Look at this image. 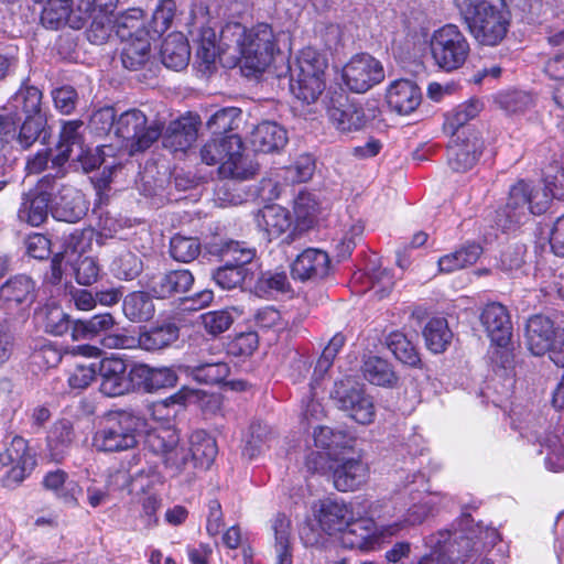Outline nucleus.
Wrapping results in <instances>:
<instances>
[{"label":"nucleus","instance_id":"nucleus-1","mask_svg":"<svg viewBox=\"0 0 564 564\" xmlns=\"http://www.w3.org/2000/svg\"><path fill=\"white\" fill-rule=\"evenodd\" d=\"M552 198H564V171L545 174L544 186L519 181L511 186L507 203L497 210V226L503 230L514 229L527 223L531 215H541L549 208Z\"/></svg>","mask_w":564,"mask_h":564},{"label":"nucleus","instance_id":"nucleus-2","mask_svg":"<svg viewBox=\"0 0 564 564\" xmlns=\"http://www.w3.org/2000/svg\"><path fill=\"white\" fill-rule=\"evenodd\" d=\"M221 42L239 54L241 67L249 70L247 75L264 72L278 52L275 34L267 23L250 29L238 22L227 23L221 29Z\"/></svg>","mask_w":564,"mask_h":564},{"label":"nucleus","instance_id":"nucleus-3","mask_svg":"<svg viewBox=\"0 0 564 564\" xmlns=\"http://www.w3.org/2000/svg\"><path fill=\"white\" fill-rule=\"evenodd\" d=\"M456 6L479 44L496 46L503 41L511 23L506 0H456Z\"/></svg>","mask_w":564,"mask_h":564},{"label":"nucleus","instance_id":"nucleus-4","mask_svg":"<svg viewBox=\"0 0 564 564\" xmlns=\"http://www.w3.org/2000/svg\"><path fill=\"white\" fill-rule=\"evenodd\" d=\"M144 427H148L147 420L134 412H112L95 433L93 444L100 452L128 451L137 446Z\"/></svg>","mask_w":564,"mask_h":564},{"label":"nucleus","instance_id":"nucleus-5","mask_svg":"<svg viewBox=\"0 0 564 564\" xmlns=\"http://www.w3.org/2000/svg\"><path fill=\"white\" fill-rule=\"evenodd\" d=\"M326 58L312 47L301 51L294 67L290 68V89L300 100L311 104L325 89Z\"/></svg>","mask_w":564,"mask_h":564},{"label":"nucleus","instance_id":"nucleus-6","mask_svg":"<svg viewBox=\"0 0 564 564\" xmlns=\"http://www.w3.org/2000/svg\"><path fill=\"white\" fill-rule=\"evenodd\" d=\"M429 48L434 65L445 72L460 68L470 53V45L465 34L455 24L448 23L430 36Z\"/></svg>","mask_w":564,"mask_h":564},{"label":"nucleus","instance_id":"nucleus-7","mask_svg":"<svg viewBox=\"0 0 564 564\" xmlns=\"http://www.w3.org/2000/svg\"><path fill=\"white\" fill-rule=\"evenodd\" d=\"M159 121H148L139 109L123 111L116 121V135L124 142L129 155L148 150L162 134Z\"/></svg>","mask_w":564,"mask_h":564},{"label":"nucleus","instance_id":"nucleus-8","mask_svg":"<svg viewBox=\"0 0 564 564\" xmlns=\"http://www.w3.org/2000/svg\"><path fill=\"white\" fill-rule=\"evenodd\" d=\"M330 397L337 408L346 412L359 424H370L376 416L372 398L365 392L364 386L351 377L338 380Z\"/></svg>","mask_w":564,"mask_h":564},{"label":"nucleus","instance_id":"nucleus-9","mask_svg":"<svg viewBox=\"0 0 564 564\" xmlns=\"http://www.w3.org/2000/svg\"><path fill=\"white\" fill-rule=\"evenodd\" d=\"M57 187V180L51 175L43 176L34 188L22 196L18 209L20 221L33 227L41 226L47 218L52 207L53 191Z\"/></svg>","mask_w":564,"mask_h":564},{"label":"nucleus","instance_id":"nucleus-10","mask_svg":"<svg viewBox=\"0 0 564 564\" xmlns=\"http://www.w3.org/2000/svg\"><path fill=\"white\" fill-rule=\"evenodd\" d=\"M384 68L380 61L369 54H358L343 68V80L354 93L362 94L384 79Z\"/></svg>","mask_w":564,"mask_h":564},{"label":"nucleus","instance_id":"nucleus-11","mask_svg":"<svg viewBox=\"0 0 564 564\" xmlns=\"http://www.w3.org/2000/svg\"><path fill=\"white\" fill-rule=\"evenodd\" d=\"M90 9V0H79L75 10L68 0H48L42 10L41 22L48 29H58L63 24L80 29L88 21Z\"/></svg>","mask_w":564,"mask_h":564},{"label":"nucleus","instance_id":"nucleus-12","mask_svg":"<svg viewBox=\"0 0 564 564\" xmlns=\"http://www.w3.org/2000/svg\"><path fill=\"white\" fill-rule=\"evenodd\" d=\"M127 368L126 360L120 357L111 355L102 358L97 369L100 376V392L107 397H119L135 388L132 368L129 372Z\"/></svg>","mask_w":564,"mask_h":564},{"label":"nucleus","instance_id":"nucleus-13","mask_svg":"<svg viewBox=\"0 0 564 564\" xmlns=\"http://www.w3.org/2000/svg\"><path fill=\"white\" fill-rule=\"evenodd\" d=\"M326 109L330 123L341 133L359 131L367 122L364 109L350 101L344 93L332 96Z\"/></svg>","mask_w":564,"mask_h":564},{"label":"nucleus","instance_id":"nucleus-14","mask_svg":"<svg viewBox=\"0 0 564 564\" xmlns=\"http://www.w3.org/2000/svg\"><path fill=\"white\" fill-rule=\"evenodd\" d=\"M36 297V283L26 274H17L0 286V307L8 313L29 308Z\"/></svg>","mask_w":564,"mask_h":564},{"label":"nucleus","instance_id":"nucleus-15","mask_svg":"<svg viewBox=\"0 0 564 564\" xmlns=\"http://www.w3.org/2000/svg\"><path fill=\"white\" fill-rule=\"evenodd\" d=\"M482 149L478 134L462 129V134L453 135L447 148V162L453 171L466 172L477 162Z\"/></svg>","mask_w":564,"mask_h":564},{"label":"nucleus","instance_id":"nucleus-16","mask_svg":"<svg viewBox=\"0 0 564 564\" xmlns=\"http://www.w3.org/2000/svg\"><path fill=\"white\" fill-rule=\"evenodd\" d=\"M52 212L55 218L66 223H76L83 218L88 207L84 195L73 186L64 185L57 181L53 191Z\"/></svg>","mask_w":564,"mask_h":564},{"label":"nucleus","instance_id":"nucleus-17","mask_svg":"<svg viewBox=\"0 0 564 564\" xmlns=\"http://www.w3.org/2000/svg\"><path fill=\"white\" fill-rule=\"evenodd\" d=\"M480 322L491 343L507 349L512 337V322L507 307L497 302L487 304L480 314Z\"/></svg>","mask_w":564,"mask_h":564},{"label":"nucleus","instance_id":"nucleus-18","mask_svg":"<svg viewBox=\"0 0 564 564\" xmlns=\"http://www.w3.org/2000/svg\"><path fill=\"white\" fill-rule=\"evenodd\" d=\"M386 529L387 527L378 528L372 518H362L357 514L344 529L341 543L349 549L370 550L381 538L390 536Z\"/></svg>","mask_w":564,"mask_h":564},{"label":"nucleus","instance_id":"nucleus-19","mask_svg":"<svg viewBox=\"0 0 564 564\" xmlns=\"http://www.w3.org/2000/svg\"><path fill=\"white\" fill-rule=\"evenodd\" d=\"M43 93L31 85L29 80L23 82L18 90L8 99L2 110L10 117L17 118V126L21 122V116L45 115L43 111Z\"/></svg>","mask_w":564,"mask_h":564},{"label":"nucleus","instance_id":"nucleus-20","mask_svg":"<svg viewBox=\"0 0 564 564\" xmlns=\"http://www.w3.org/2000/svg\"><path fill=\"white\" fill-rule=\"evenodd\" d=\"M330 269V260L322 249L307 248L292 262L291 274L300 281H317L324 279Z\"/></svg>","mask_w":564,"mask_h":564},{"label":"nucleus","instance_id":"nucleus-21","mask_svg":"<svg viewBox=\"0 0 564 564\" xmlns=\"http://www.w3.org/2000/svg\"><path fill=\"white\" fill-rule=\"evenodd\" d=\"M334 486L339 491H352L365 485L369 467L359 458H340L330 466Z\"/></svg>","mask_w":564,"mask_h":564},{"label":"nucleus","instance_id":"nucleus-22","mask_svg":"<svg viewBox=\"0 0 564 564\" xmlns=\"http://www.w3.org/2000/svg\"><path fill=\"white\" fill-rule=\"evenodd\" d=\"M355 514L352 508L336 499H325L321 502L318 522L328 534L340 532L351 523Z\"/></svg>","mask_w":564,"mask_h":564},{"label":"nucleus","instance_id":"nucleus-23","mask_svg":"<svg viewBox=\"0 0 564 564\" xmlns=\"http://www.w3.org/2000/svg\"><path fill=\"white\" fill-rule=\"evenodd\" d=\"M422 95L419 86L409 79L393 82L387 90L389 107L399 115H409L421 104Z\"/></svg>","mask_w":564,"mask_h":564},{"label":"nucleus","instance_id":"nucleus-24","mask_svg":"<svg viewBox=\"0 0 564 564\" xmlns=\"http://www.w3.org/2000/svg\"><path fill=\"white\" fill-rule=\"evenodd\" d=\"M163 137V145L173 152H185L197 139V122L194 118L184 117L172 121Z\"/></svg>","mask_w":564,"mask_h":564},{"label":"nucleus","instance_id":"nucleus-25","mask_svg":"<svg viewBox=\"0 0 564 564\" xmlns=\"http://www.w3.org/2000/svg\"><path fill=\"white\" fill-rule=\"evenodd\" d=\"M556 334L553 322L544 315H534L527 322L525 337L528 347L533 355H544Z\"/></svg>","mask_w":564,"mask_h":564},{"label":"nucleus","instance_id":"nucleus-26","mask_svg":"<svg viewBox=\"0 0 564 564\" xmlns=\"http://www.w3.org/2000/svg\"><path fill=\"white\" fill-rule=\"evenodd\" d=\"M193 283L194 276L191 271L185 269L172 270L153 279L149 290L154 297L166 299L187 292Z\"/></svg>","mask_w":564,"mask_h":564},{"label":"nucleus","instance_id":"nucleus-27","mask_svg":"<svg viewBox=\"0 0 564 564\" xmlns=\"http://www.w3.org/2000/svg\"><path fill=\"white\" fill-rule=\"evenodd\" d=\"M42 485L64 505L69 507L78 506V497L83 491L82 487L76 480L69 478L68 474L63 469L48 471L44 476Z\"/></svg>","mask_w":564,"mask_h":564},{"label":"nucleus","instance_id":"nucleus-28","mask_svg":"<svg viewBox=\"0 0 564 564\" xmlns=\"http://www.w3.org/2000/svg\"><path fill=\"white\" fill-rule=\"evenodd\" d=\"M132 378L137 387L148 392L173 387L177 381L175 371L171 368H151L147 365H134Z\"/></svg>","mask_w":564,"mask_h":564},{"label":"nucleus","instance_id":"nucleus-29","mask_svg":"<svg viewBox=\"0 0 564 564\" xmlns=\"http://www.w3.org/2000/svg\"><path fill=\"white\" fill-rule=\"evenodd\" d=\"M242 151V141L236 134L216 137L204 144L200 150L202 161L207 165L223 164Z\"/></svg>","mask_w":564,"mask_h":564},{"label":"nucleus","instance_id":"nucleus-30","mask_svg":"<svg viewBox=\"0 0 564 564\" xmlns=\"http://www.w3.org/2000/svg\"><path fill=\"white\" fill-rule=\"evenodd\" d=\"M74 438L75 433L72 422L65 419L56 421L46 437L50 458L55 463L63 462L70 451Z\"/></svg>","mask_w":564,"mask_h":564},{"label":"nucleus","instance_id":"nucleus-31","mask_svg":"<svg viewBox=\"0 0 564 564\" xmlns=\"http://www.w3.org/2000/svg\"><path fill=\"white\" fill-rule=\"evenodd\" d=\"M250 142L254 151L271 153L282 149L288 142L284 128L272 121L259 123L251 133Z\"/></svg>","mask_w":564,"mask_h":564},{"label":"nucleus","instance_id":"nucleus-32","mask_svg":"<svg viewBox=\"0 0 564 564\" xmlns=\"http://www.w3.org/2000/svg\"><path fill=\"white\" fill-rule=\"evenodd\" d=\"M160 55L165 67L174 70L185 68L191 57L187 40L182 33L169 34L162 42Z\"/></svg>","mask_w":564,"mask_h":564},{"label":"nucleus","instance_id":"nucleus-33","mask_svg":"<svg viewBox=\"0 0 564 564\" xmlns=\"http://www.w3.org/2000/svg\"><path fill=\"white\" fill-rule=\"evenodd\" d=\"M116 325V319L110 313H100L87 319H78L72 325V339L76 341L94 339L112 332Z\"/></svg>","mask_w":564,"mask_h":564},{"label":"nucleus","instance_id":"nucleus-34","mask_svg":"<svg viewBox=\"0 0 564 564\" xmlns=\"http://www.w3.org/2000/svg\"><path fill=\"white\" fill-rule=\"evenodd\" d=\"M441 502V497L436 494L425 495L417 503L411 506L403 520L387 525V534L394 535L405 525H416L423 523L427 518L434 516L436 507Z\"/></svg>","mask_w":564,"mask_h":564},{"label":"nucleus","instance_id":"nucleus-35","mask_svg":"<svg viewBox=\"0 0 564 564\" xmlns=\"http://www.w3.org/2000/svg\"><path fill=\"white\" fill-rule=\"evenodd\" d=\"M111 272L121 280H133L143 269L141 259L124 243H112Z\"/></svg>","mask_w":564,"mask_h":564},{"label":"nucleus","instance_id":"nucleus-36","mask_svg":"<svg viewBox=\"0 0 564 564\" xmlns=\"http://www.w3.org/2000/svg\"><path fill=\"white\" fill-rule=\"evenodd\" d=\"M258 226L267 234L268 240L282 236L292 225L288 209L279 205L265 206L257 217Z\"/></svg>","mask_w":564,"mask_h":564},{"label":"nucleus","instance_id":"nucleus-37","mask_svg":"<svg viewBox=\"0 0 564 564\" xmlns=\"http://www.w3.org/2000/svg\"><path fill=\"white\" fill-rule=\"evenodd\" d=\"M80 120L65 121L62 127L59 142L57 144V154L52 160L53 165L62 166L73 154L84 145L80 129L83 127Z\"/></svg>","mask_w":564,"mask_h":564},{"label":"nucleus","instance_id":"nucleus-38","mask_svg":"<svg viewBox=\"0 0 564 564\" xmlns=\"http://www.w3.org/2000/svg\"><path fill=\"white\" fill-rule=\"evenodd\" d=\"M113 147L110 144H104L95 149L85 148L83 145L78 148L69 160L78 161L86 172L104 165V171H109L111 174L112 170L118 167L115 160L109 161V158L113 156Z\"/></svg>","mask_w":564,"mask_h":564},{"label":"nucleus","instance_id":"nucleus-39","mask_svg":"<svg viewBox=\"0 0 564 564\" xmlns=\"http://www.w3.org/2000/svg\"><path fill=\"white\" fill-rule=\"evenodd\" d=\"M121 61L126 68L135 70L143 66L150 57V41L147 31L129 40H122Z\"/></svg>","mask_w":564,"mask_h":564},{"label":"nucleus","instance_id":"nucleus-40","mask_svg":"<svg viewBox=\"0 0 564 564\" xmlns=\"http://www.w3.org/2000/svg\"><path fill=\"white\" fill-rule=\"evenodd\" d=\"M83 234L76 231L69 235L64 251L54 254L51 261L50 271L45 274V281L52 285L59 284L65 275L66 269L73 265L76 256V245L79 243Z\"/></svg>","mask_w":564,"mask_h":564},{"label":"nucleus","instance_id":"nucleus-41","mask_svg":"<svg viewBox=\"0 0 564 564\" xmlns=\"http://www.w3.org/2000/svg\"><path fill=\"white\" fill-rule=\"evenodd\" d=\"M481 252L482 249L477 243L464 245L454 252L445 254L438 259V271L451 273L456 270L464 269L467 265H471L478 260Z\"/></svg>","mask_w":564,"mask_h":564},{"label":"nucleus","instance_id":"nucleus-42","mask_svg":"<svg viewBox=\"0 0 564 564\" xmlns=\"http://www.w3.org/2000/svg\"><path fill=\"white\" fill-rule=\"evenodd\" d=\"M216 32L212 28H202L199 31V35L197 37V50L196 56L200 62V65H204L205 70H209L210 67L215 64L216 58L231 47H227L220 41V44L216 43Z\"/></svg>","mask_w":564,"mask_h":564},{"label":"nucleus","instance_id":"nucleus-43","mask_svg":"<svg viewBox=\"0 0 564 564\" xmlns=\"http://www.w3.org/2000/svg\"><path fill=\"white\" fill-rule=\"evenodd\" d=\"M178 338V327L167 323L160 326L151 327L140 334L138 344L148 351H155L170 346Z\"/></svg>","mask_w":564,"mask_h":564},{"label":"nucleus","instance_id":"nucleus-44","mask_svg":"<svg viewBox=\"0 0 564 564\" xmlns=\"http://www.w3.org/2000/svg\"><path fill=\"white\" fill-rule=\"evenodd\" d=\"M188 448L194 467L208 468L217 455L216 441L203 431L192 434Z\"/></svg>","mask_w":564,"mask_h":564},{"label":"nucleus","instance_id":"nucleus-45","mask_svg":"<svg viewBox=\"0 0 564 564\" xmlns=\"http://www.w3.org/2000/svg\"><path fill=\"white\" fill-rule=\"evenodd\" d=\"M275 564H292L291 553V520L284 514H278L273 522Z\"/></svg>","mask_w":564,"mask_h":564},{"label":"nucleus","instance_id":"nucleus-46","mask_svg":"<svg viewBox=\"0 0 564 564\" xmlns=\"http://www.w3.org/2000/svg\"><path fill=\"white\" fill-rule=\"evenodd\" d=\"M143 433L145 434V447L161 458L180 441L177 432L170 426H159L150 430L144 427Z\"/></svg>","mask_w":564,"mask_h":564},{"label":"nucleus","instance_id":"nucleus-47","mask_svg":"<svg viewBox=\"0 0 564 564\" xmlns=\"http://www.w3.org/2000/svg\"><path fill=\"white\" fill-rule=\"evenodd\" d=\"M426 347L434 354L443 352L451 343L453 334L443 317L431 318L423 329Z\"/></svg>","mask_w":564,"mask_h":564},{"label":"nucleus","instance_id":"nucleus-48","mask_svg":"<svg viewBox=\"0 0 564 564\" xmlns=\"http://www.w3.org/2000/svg\"><path fill=\"white\" fill-rule=\"evenodd\" d=\"M154 304L149 294L133 292L123 301V313L131 322H145L154 315Z\"/></svg>","mask_w":564,"mask_h":564},{"label":"nucleus","instance_id":"nucleus-49","mask_svg":"<svg viewBox=\"0 0 564 564\" xmlns=\"http://www.w3.org/2000/svg\"><path fill=\"white\" fill-rule=\"evenodd\" d=\"M113 30L116 35L122 40H129L145 31L143 28V11L140 8H130L116 15Z\"/></svg>","mask_w":564,"mask_h":564},{"label":"nucleus","instance_id":"nucleus-50","mask_svg":"<svg viewBox=\"0 0 564 564\" xmlns=\"http://www.w3.org/2000/svg\"><path fill=\"white\" fill-rule=\"evenodd\" d=\"M482 109V104L478 99H470L458 105L446 116L444 128L452 135L462 134V128L471 119L476 118Z\"/></svg>","mask_w":564,"mask_h":564},{"label":"nucleus","instance_id":"nucleus-51","mask_svg":"<svg viewBox=\"0 0 564 564\" xmlns=\"http://www.w3.org/2000/svg\"><path fill=\"white\" fill-rule=\"evenodd\" d=\"M219 175L224 178L247 181L258 172V164L252 160L243 158L242 151L235 158L227 159L218 169Z\"/></svg>","mask_w":564,"mask_h":564},{"label":"nucleus","instance_id":"nucleus-52","mask_svg":"<svg viewBox=\"0 0 564 564\" xmlns=\"http://www.w3.org/2000/svg\"><path fill=\"white\" fill-rule=\"evenodd\" d=\"M362 373L370 383L376 386L386 387L397 382V376L389 362L377 356L365 360Z\"/></svg>","mask_w":564,"mask_h":564},{"label":"nucleus","instance_id":"nucleus-53","mask_svg":"<svg viewBox=\"0 0 564 564\" xmlns=\"http://www.w3.org/2000/svg\"><path fill=\"white\" fill-rule=\"evenodd\" d=\"M387 346L401 362L411 367L420 365L421 359L414 345L400 332H393L387 337Z\"/></svg>","mask_w":564,"mask_h":564},{"label":"nucleus","instance_id":"nucleus-54","mask_svg":"<svg viewBox=\"0 0 564 564\" xmlns=\"http://www.w3.org/2000/svg\"><path fill=\"white\" fill-rule=\"evenodd\" d=\"M496 102L506 112L519 115L533 108L535 105V98L530 93L512 90L498 94Z\"/></svg>","mask_w":564,"mask_h":564},{"label":"nucleus","instance_id":"nucleus-55","mask_svg":"<svg viewBox=\"0 0 564 564\" xmlns=\"http://www.w3.org/2000/svg\"><path fill=\"white\" fill-rule=\"evenodd\" d=\"M189 369L194 380L205 384L223 383L230 371L226 362H206L193 366Z\"/></svg>","mask_w":564,"mask_h":564},{"label":"nucleus","instance_id":"nucleus-56","mask_svg":"<svg viewBox=\"0 0 564 564\" xmlns=\"http://www.w3.org/2000/svg\"><path fill=\"white\" fill-rule=\"evenodd\" d=\"M272 434L267 425L260 423L250 426V434L246 441L242 454L249 459H253L261 455L271 441Z\"/></svg>","mask_w":564,"mask_h":564},{"label":"nucleus","instance_id":"nucleus-57","mask_svg":"<svg viewBox=\"0 0 564 564\" xmlns=\"http://www.w3.org/2000/svg\"><path fill=\"white\" fill-rule=\"evenodd\" d=\"M172 258L180 262H191L200 253V242L197 238L174 236L170 242Z\"/></svg>","mask_w":564,"mask_h":564},{"label":"nucleus","instance_id":"nucleus-58","mask_svg":"<svg viewBox=\"0 0 564 564\" xmlns=\"http://www.w3.org/2000/svg\"><path fill=\"white\" fill-rule=\"evenodd\" d=\"M46 126V116H28L21 122L17 141L23 149L30 148L44 131Z\"/></svg>","mask_w":564,"mask_h":564},{"label":"nucleus","instance_id":"nucleus-59","mask_svg":"<svg viewBox=\"0 0 564 564\" xmlns=\"http://www.w3.org/2000/svg\"><path fill=\"white\" fill-rule=\"evenodd\" d=\"M247 274L246 268L227 262L213 273V279L221 289L231 290L241 286Z\"/></svg>","mask_w":564,"mask_h":564},{"label":"nucleus","instance_id":"nucleus-60","mask_svg":"<svg viewBox=\"0 0 564 564\" xmlns=\"http://www.w3.org/2000/svg\"><path fill=\"white\" fill-rule=\"evenodd\" d=\"M75 279L80 285H91L99 275V265L91 257L82 256V251L76 249V256L72 265Z\"/></svg>","mask_w":564,"mask_h":564},{"label":"nucleus","instance_id":"nucleus-61","mask_svg":"<svg viewBox=\"0 0 564 564\" xmlns=\"http://www.w3.org/2000/svg\"><path fill=\"white\" fill-rule=\"evenodd\" d=\"M294 213L296 219L304 226H311L319 213V203L315 195L302 192L294 202Z\"/></svg>","mask_w":564,"mask_h":564},{"label":"nucleus","instance_id":"nucleus-62","mask_svg":"<svg viewBox=\"0 0 564 564\" xmlns=\"http://www.w3.org/2000/svg\"><path fill=\"white\" fill-rule=\"evenodd\" d=\"M221 252L228 262L232 261V264L245 268L254 259L257 250L245 241L231 240L223 246Z\"/></svg>","mask_w":564,"mask_h":564},{"label":"nucleus","instance_id":"nucleus-63","mask_svg":"<svg viewBox=\"0 0 564 564\" xmlns=\"http://www.w3.org/2000/svg\"><path fill=\"white\" fill-rule=\"evenodd\" d=\"M205 332L212 336L223 334L234 323V317L228 310L210 311L200 315Z\"/></svg>","mask_w":564,"mask_h":564},{"label":"nucleus","instance_id":"nucleus-64","mask_svg":"<svg viewBox=\"0 0 564 564\" xmlns=\"http://www.w3.org/2000/svg\"><path fill=\"white\" fill-rule=\"evenodd\" d=\"M550 43L562 46L560 53L554 54L545 64V73L553 79L564 80V31L554 34L549 39Z\"/></svg>","mask_w":564,"mask_h":564}]
</instances>
